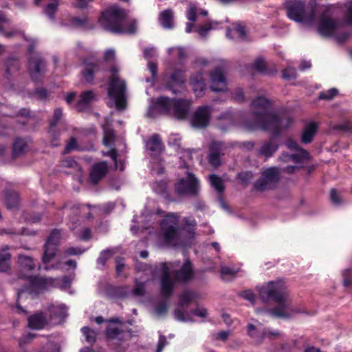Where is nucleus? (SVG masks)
Segmentation results:
<instances>
[{"label":"nucleus","instance_id":"obj_1","mask_svg":"<svg viewBox=\"0 0 352 352\" xmlns=\"http://www.w3.org/2000/svg\"><path fill=\"white\" fill-rule=\"evenodd\" d=\"M259 296L263 302L272 300L277 303V306L267 311L272 316L287 319L293 314L299 312L291 307L287 287L282 280L270 282L266 287L259 289Z\"/></svg>","mask_w":352,"mask_h":352},{"label":"nucleus","instance_id":"obj_2","mask_svg":"<svg viewBox=\"0 0 352 352\" xmlns=\"http://www.w3.org/2000/svg\"><path fill=\"white\" fill-rule=\"evenodd\" d=\"M292 119L283 114L274 112H254V120H247L245 127L249 131L261 129L270 131L274 137H278L283 129L290 126Z\"/></svg>","mask_w":352,"mask_h":352},{"label":"nucleus","instance_id":"obj_3","mask_svg":"<svg viewBox=\"0 0 352 352\" xmlns=\"http://www.w3.org/2000/svg\"><path fill=\"white\" fill-rule=\"evenodd\" d=\"M126 19L127 14L125 10L113 5L101 12L98 22L104 30L119 34L123 32V25Z\"/></svg>","mask_w":352,"mask_h":352},{"label":"nucleus","instance_id":"obj_4","mask_svg":"<svg viewBox=\"0 0 352 352\" xmlns=\"http://www.w3.org/2000/svg\"><path fill=\"white\" fill-rule=\"evenodd\" d=\"M107 94L110 98L115 102L118 110H124L126 107V85L124 80L119 77V68L116 65L111 67Z\"/></svg>","mask_w":352,"mask_h":352},{"label":"nucleus","instance_id":"obj_5","mask_svg":"<svg viewBox=\"0 0 352 352\" xmlns=\"http://www.w3.org/2000/svg\"><path fill=\"white\" fill-rule=\"evenodd\" d=\"M287 17L298 23H312L316 15V3L311 6L309 13H306L305 0H289L285 3Z\"/></svg>","mask_w":352,"mask_h":352},{"label":"nucleus","instance_id":"obj_6","mask_svg":"<svg viewBox=\"0 0 352 352\" xmlns=\"http://www.w3.org/2000/svg\"><path fill=\"white\" fill-rule=\"evenodd\" d=\"M83 68L80 72L84 81L89 85L95 84V79L104 81L106 79L107 67L100 60L91 58H85L82 61Z\"/></svg>","mask_w":352,"mask_h":352},{"label":"nucleus","instance_id":"obj_7","mask_svg":"<svg viewBox=\"0 0 352 352\" xmlns=\"http://www.w3.org/2000/svg\"><path fill=\"white\" fill-rule=\"evenodd\" d=\"M279 180L278 169L276 167H270L261 173L260 178L254 183V188L260 192L274 189Z\"/></svg>","mask_w":352,"mask_h":352},{"label":"nucleus","instance_id":"obj_8","mask_svg":"<svg viewBox=\"0 0 352 352\" xmlns=\"http://www.w3.org/2000/svg\"><path fill=\"white\" fill-rule=\"evenodd\" d=\"M178 217L174 213H170L165 216L161 222V228L163 231L164 241L166 244L172 245L179 239V229L177 227Z\"/></svg>","mask_w":352,"mask_h":352},{"label":"nucleus","instance_id":"obj_9","mask_svg":"<svg viewBox=\"0 0 352 352\" xmlns=\"http://www.w3.org/2000/svg\"><path fill=\"white\" fill-rule=\"evenodd\" d=\"M199 180L195 175L188 172L186 179H180L175 184V192L178 195L197 196L199 193Z\"/></svg>","mask_w":352,"mask_h":352},{"label":"nucleus","instance_id":"obj_10","mask_svg":"<svg viewBox=\"0 0 352 352\" xmlns=\"http://www.w3.org/2000/svg\"><path fill=\"white\" fill-rule=\"evenodd\" d=\"M196 298V294L194 292L187 290L182 292L179 296L178 308L175 310V318L177 320L180 322H192L188 314L182 309L185 307L189 306Z\"/></svg>","mask_w":352,"mask_h":352},{"label":"nucleus","instance_id":"obj_11","mask_svg":"<svg viewBox=\"0 0 352 352\" xmlns=\"http://www.w3.org/2000/svg\"><path fill=\"white\" fill-rule=\"evenodd\" d=\"M28 70L31 79L37 83L43 80L46 72V61L40 55H34L29 58Z\"/></svg>","mask_w":352,"mask_h":352},{"label":"nucleus","instance_id":"obj_12","mask_svg":"<svg viewBox=\"0 0 352 352\" xmlns=\"http://www.w3.org/2000/svg\"><path fill=\"white\" fill-rule=\"evenodd\" d=\"M329 10V7H326L325 10L320 14L318 26V33L325 37L333 36L334 32L339 26L336 19L326 16Z\"/></svg>","mask_w":352,"mask_h":352},{"label":"nucleus","instance_id":"obj_13","mask_svg":"<svg viewBox=\"0 0 352 352\" xmlns=\"http://www.w3.org/2000/svg\"><path fill=\"white\" fill-rule=\"evenodd\" d=\"M158 270L161 273V295L165 298H169L174 290V281L170 274V268L166 263H162L159 265Z\"/></svg>","mask_w":352,"mask_h":352},{"label":"nucleus","instance_id":"obj_14","mask_svg":"<svg viewBox=\"0 0 352 352\" xmlns=\"http://www.w3.org/2000/svg\"><path fill=\"white\" fill-rule=\"evenodd\" d=\"M212 114V107L208 105L199 107L195 111L191 124L194 127L198 129L206 128L210 122Z\"/></svg>","mask_w":352,"mask_h":352},{"label":"nucleus","instance_id":"obj_15","mask_svg":"<svg viewBox=\"0 0 352 352\" xmlns=\"http://www.w3.org/2000/svg\"><path fill=\"white\" fill-rule=\"evenodd\" d=\"M185 71L181 69H175L166 79V89L174 95L178 94L179 89L183 88L186 82Z\"/></svg>","mask_w":352,"mask_h":352},{"label":"nucleus","instance_id":"obj_16","mask_svg":"<svg viewBox=\"0 0 352 352\" xmlns=\"http://www.w3.org/2000/svg\"><path fill=\"white\" fill-rule=\"evenodd\" d=\"M191 107L190 100L184 98H173L171 113L173 116L179 120L186 119Z\"/></svg>","mask_w":352,"mask_h":352},{"label":"nucleus","instance_id":"obj_17","mask_svg":"<svg viewBox=\"0 0 352 352\" xmlns=\"http://www.w3.org/2000/svg\"><path fill=\"white\" fill-rule=\"evenodd\" d=\"M26 278L28 279L30 283V293L36 294L52 286L55 281L52 278H43L32 275L28 276Z\"/></svg>","mask_w":352,"mask_h":352},{"label":"nucleus","instance_id":"obj_18","mask_svg":"<svg viewBox=\"0 0 352 352\" xmlns=\"http://www.w3.org/2000/svg\"><path fill=\"white\" fill-rule=\"evenodd\" d=\"M211 80L210 89L214 92H225L227 90V81L222 69L214 68L210 74Z\"/></svg>","mask_w":352,"mask_h":352},{"label":"nucleus","instance_id":"obj_19","mask_svg":"<svg viewBox=\"0 0 352 352\" xmlns=\"http://www.w3.org/2000/svg\"><path fill=\"white\" fill-rule=\"evenodd\" d=\"M108 172V165L106 161L95 163L92 165L89 173V179L93 184H97L104 178Z\"/></svg>","mask_w":352,"mask_h":352},{"label":"nucleus","instance_id":"obj_20","mask_svg":"<svg viewBox=\"0 0 352 352\" xmlns=\"http://www.w3.org/2000/svg\"><path fill=\"white\" fill-rule=\"evenodd\" d=\"M18 262L20 269L18 275L19 278H26L30 276L27 273H32L36 266L33 258L28 256L20 255Z\"/></svg>","mask_w":352,"mask_h":352},{"label":"nucleus","instance_id":"obj_21","mask_svg":"<svg viewBox=\"0 0 352 352\" xmlns=\"http://www.w3.org/2000/svg\"><path fill=\"white\" fill-rule=\"evenodd\" d=\"M176 280L182 283H188L194 277L192 264L190 259H186L181 268L175 272Z\"/></svg>","mask_w":352,"mask_h":352},{"label":"nucleus","instance_id":"obj_22","mask_svg":"<svg viewBox=\"0 0 352 352\" xmlns=\"http://www.w3.org/2000/svg\"><path fill=\"white\" fill-rule=\"evenodd\" d=\"M172 104L173 98L161 96L153 100L152 109L157 111L162 115L168 116L171 113Z\"/></svg>","mask_w":352,"mask_h":352},{"label":"nucleus","instance_id":"obj_23","mask_svg":"<svg viewBox=\"0 0 352 352\" xmlns=\"http://www.w3.org/2000/svg\"><path fill=\"white\" fill-rule=\"evenodd\" d=\"M190 85L196 97H202L205 94L206 83L201 72L192 74L190 78Z\"/></svg>","mask_w":352,"mask_h":352},{"label":"nucleus","instance_id":"obj_24","mask_svg":"<svg viewBox=\"0 0 352 352\" xmlns=\"http://www.w3.org/2000/svg\"><path fill=\"white\" fill-rule=\"evenodd\" d=\"M63 117V110L61 108H56L54 111L52 118L50 121L49 133L51 134L52 138L51 143L54 146H58L59 144L58 136L59 132L55 131L54 128L60 122Z\"/></svg>","mask_w":352,"mask_h":352},{"label":"nucleus","instance_id":"obj_25","mask_svg":"<svg viewBox=\"0 0 352 352\" xmlns=\"http://www.w3.org/2000/svg\"><path fill=\"white\" fill-rule=\"evenodd\" d=\"M274 102L273 100H269L264 96H258L251 102V107L253 110L252 115L253 120H254V112H270L269 110L273 107Z\"/></svg>","mask_w":352,"mask_h":352},{"label":"nucleus","instance_id":"obj_26","mask_svg":"<svg viewBox=\"0 0 352 352\" xmlns=\"http://www.w3.org/2000/svg\"><path fill=\"white\" fill-rule=\"evenodd\" d=\"M221 143L219 142H212L209 146L208 162L214 168L221 164Z\"/></svg>","mask_w":352,"mask_h":352},{"label":"nucleus","instance_id":"obj_27","mask_svg":"<svg viewBox=\"0 0 352 352\" xmlns=\"http://www.w3.org/2000/svg\"><path fill=\"white\" fill-rule=\"evenodd\" d=\"M96 100V96L92 90L82 91L76 103V109L78 111L82 112L87 110Z\"/></svg>","mask_w":352,"mask_h":352},{"label":"nucleus","instance_id":"obj_28","mask_svg":"<svg viewBox=\"0 0 352 352\" xmlns=\"http://www.w3.org/2000/svg\"><path fill=\"white\" fill-rule=\"evenodd\" d=\"M28 327L32 329H42L47 324V318L43 311L34 314L28 318Z\"/></svg>","mask_w":352,"mask_h":352},{"label":"nucleus","instance_id":"obj_29","mask_svg":"<svg viewBox=\"0 0 352 352\" xmlns=\"http://www.w3.org/2000/svg\"><path fill=\"white\" fill-rule=\"evenodd\" d=\"M318 130V125L316 122L311 121L308 123L302 132L301 142L303 144L311 143Z\"/></svg>","mask_w":352,"mask_h":352},{"label":"nucleus","instance_id":"obj_30","mask_svg":"<svg viewBox=\"0 0 352 352\" xmlns=\"http://www.w3.org/2000/svg\"><path fill=\"white\" fill-rule=\"evenodd\" d=\"M4 202L8 209L16 208L20 203L19 195L12 190H6L3 192Z\"/></svg>","mask_w":352,"mask_h":352},{"label":"nucleus","instance_id":"obj_31","mask_svg":"<svg viewBox=\"0 0 352 352\" xmlns=\"http://www.w3.org/2000/svg\"><path fill=\"white\" fill-rule=\"evenodd\" d=\"M298 153L289 154V153H283V159L285 161H292L294 163L299 164L303 162L306 160L309 159V153L305 149H301L298 151Z\"/></svg>","mask_w":352,"mask_h":352},{"label":"nucleus","instance_id":"obj_32","mask_svg":"<svg viewBox=\"0 0 352 352\" xmlns=\"http://www.w3.org/2000/svg\"><path fill=\"white\" fill-rule=\"evenodd\" d=\"M174 15L170 9L162 11L159 16V21L164 29H173L174 27Z\"/></svg>","mask_w":352,"mask_h":352},{"label":"nucleus","instance_id":"obj_33","mask_svg":"<svg viewBox=\"0 0 352 352\" xmlns=\"http://www.w3.org/2000/svg\"><path fill=\"white\" fill-rule=\"evenodd\" d=\"M274 137L272 138L269 142L263 144L259 150V153L266 157H270L276 151L278 148V145L275 141Z\"/></svg>","mask_w":352,"mask_h":352},{"label":"nucleus","instance_id":"obj_34","mask_svg":"<svg viewBox=\"0 0 352 352\" xmlns=\"http://www.w3.org/2000/svg\"><path fill=\"white\" fill-rule=\"evenodd\" d=\"M6 74L5 76L6 78H10L12 74L18 72L21 67V63L19 60L16 58H9L5 63Z\"/></svg>","mask_w":352,"mask_h":352},{"label":"nucleus","instance_id":"obj_35","mask_svg":"<svg viewBox=\"0 0 352 352\" xmlns=\"http://www.w3.org/2000/svg\"><path fill=\"white\" fill-rule=\"evenodd\" d=\"M162 141L157 134L153 135L147 141L146 146L152 155H159L162 151Z\"/></svg>","mask_w":352,"mask_h":352},{"label":"nucleus","instance_id":"obj_36","mask_svg":"<svg viewBox=\"0 0 352 352\" xmlns=\"http://www.w3.org/2000/svg\"><path fill=\"white\" fill-rule=\"evenodd\" d=\"M108 297L113 299H122L126 297V292L122 287L109 285L105 289Z\"/></svg>","mask_w":352,"mask_h":352},{"label":"nucleus","instance_id":"obj_37","mask_svg":"<svg viewBox=\"0 0 352 352\" xmlns=\"http://www.w3.org/2000/svg\"><path fill=\"white\" fill-rule=\"evenodd\" d=\"M58 251V247L47 243L43 246V254L42 261L44 264H47L55 257Z\"/></svg>","mask_w":352,"mask_h":352},{"label":"nucleus","instance_id":"obj_38","mask_svg":"<svg viewBox=\"0 0 352 352\" xmlns=\"http://www.w3.org/2000/svg\"><path fill=\"white\" fill-rule=\"evenodd\" d=\"M8 248L6 246L0 250V272H7L10 265L11 254L8 252Z\"/></svg>","mask_w":352,"mask_h":352},{"label":"nucleus","instance_id":"obj_39","mask_svg":"<svg viewBox=\"0 0 352 352\" xmlns=\"http://www.w3.org/2000/svg\"><path fill=\"white\" fill-rule=\"evenodd\" d=\"M26 145V142L23 138H16L13 143L12 157L16 159L23 154Z\"/></svg>","mask_w":352,"mask_h":352},{"label":"nucleus","instance_id":"obj_40","mask_svg":"<svg viewBox=\"0 0 352 352\" xmlns=\"http://www.w3.org/2000/svg\"><path fill=\"white\" fill-rule=\"evenodd\" d=\"M51 1L45 7L44 13L50 20H54L58 11L59 0H50Z\"/></svg>","mask_w":352,"mask_h":352},{"label":"nucleus","instance_id":"obj_41","mask_svg":"<svg viewBox=\"0 0 352 352\" xmlns=\"http://www.w3.org/2000/svg\"><path fill=\"white\" fill-rule=\"evenodd\" d=\"M211 186L219 192L222 193L225 190L223 179L215 174H211L209 176Z\"/></svg>","mask_w":352,"mask_h":352},{"label":"nucleus","instance_id":"obj_42","mask_svg":"<svg viewBox=\"0 0 352 352\" xmlns=\"http://www.w3.org/2000/svg\"><path fill=\"white\" fill-rule=\"evenodd\" d=\"M60 241V231L54 229L47 237L45 243L58 247Z\"/></svg>","mask_w":352,"mask_h":352},{"label":"nucleus","instance_id":"obj_43","mask_svg":"<svg viewBox=\"0 0 352 352\" xmlns=\"http://www.w3.org/2000/svg\"><path fill=\"white\" fill-rule=\"evenodd\" d=\"M253 69L263 74H270L271 72L267 67V65L263 58L256 59L253 64Z\"/></svg>","mask_w":352,"mask_h":352},{"label":"nucleus","instance_id":"obj_44","mask_svg":"<svg viewBox=\"0 0 352 352\" xmlns=\"http://www.w3.org/2000/svg\"><path fill=\"white\" fill-rule=\"evenodd\" d=\"M81 331L85 337L86 341L89 344H94L96 340V333L88 327H84Z\"/></svg>","mask_w":352,"mask_h":352},{"label":"nucleus","instance_id":"obj_45","mask_svg":"<svg viewBox=\"0 0 352 352\" xmlns=\"http://www.w3.org/2000/svg\"><path fill=\"white\" fill-rule=\"evenodd\" d=\"M147 68L151 74V78H147L146 80L148 82L154 83L155 82L156 76L158 72L157 65L155 62L149 61L147 64Z\"/></svg>","mask_w":352,"mask_h":352},{"label":"nucleus","instance_id":"obj_46","mask_svg":"<svg viewBox=\"0 0 352 352\" xmlns=\"http://www.w3.org/2000/svg\"><path fill=\"white\" fill-rule=\"evenodd\" d=\"M74 150L80 151V149L78 147L76 139L74 137H72L64 148L63 154H69Z\"/></svg>","mask_w":352,"mask_h":352},{"label":"nucleus","instance_id":"obj_47","mask_svg":"<svg viewBox=\"0 0 352 352\" xmlns=\"http://www.w3.org/2000/svg\"><path fill=\"white\" fill-rule=\"evenodd\" d=\"M338 94V90L336 88H331L327 91H322L318 95L320 100H329L333 99Z\"/></svg>","mask_w":352,"mask_h":352},{"label":"nucleus","instance_id":"obj_48","mask_svg":"<svg viewBox=\"0 0 352 352\" xmlns=\"http://www.w3.org/2000/svg\"><path fill=\"white\" fill-rule=\"evenodd\" d=\"M69 21L71 25L76 28H85L87 24V17H72Z\"/></svg>","mask_w":352,"mask_h":352},{"label":"nucleus","instance_id":"obj_49","mask_svg":"<svg viewBox=\"0 0 352 352\" xmlns=\"http://www.w3.org/2000/svg\"><path fill=\"white\" fill-rule=\"evenodd\" d=\"M137 31V23L136 21L133 20L130 23H129L126 27L124 24L123 25V32H120V34H135Z\"/></svg>","mask_w":352,"mask_h":352},{"label":"nucleus","instance_id":"obj_50","mask_svg":"<svg viewBox=\"0 0 352 352\" xmlns=\"http://www.w3.org/2000/svg\"><path fill=\"white\" fill-rule=\"evenodd\" d=\"M121 333V330L118 327H107L106 336L108 339H115Z\"/></svg>","mask_w":352,"mask_h":352},{"label":"nucleus","instance_id":"obj_51","mask_svg":"<svg viewBox=\"0 0 352 352\" xmlns=\"http://www.w3.org/2000/svg\"><path fill=\"white\" fill-rule=\"evenodd\" d=\"M168 311V303L166 300L158 302L155 306V312L161 316L166 314Z\"/></svg>","mask_w":352,"mask_h":352},{"label":"nucleus","instance_id":"obj_52","mask_svg":"<svg viewBox=\"0 0 352 352\" xmlns=\"http://www.w3.org/2000/svg\"><path fill=\"white\" fill-rule=\"evenodd\" d=\"M344 281V286L347 287L352 285V270L346 269L342 274Z\"/></svg>","mask_w":352,"mask_h":352},{"label":"nucleus","instance_id":"obj_53","mask_svg":"<svg viewBox=\"0 0 352 352\" xmlns=\"http://www.w3.org/2000/svg\"><path fill=\"white\" fill-rule=\"evenodd\" d=\"M330 199L334 205L338 206L342 204L341 197L335 188H332L330 191Z\"/></svg>","mask_w":352,"mask_h":352},{"label":"nucleus","instance_id":"obj_54","mask_svg":"<svg viewBox=\"0 0 352 352\" xmlns=\"http://www.w3.org/2000/svg\"><path fill=\"white\" fill-rule=\"evenodd\" d=\"M280 335V332L278 330L269 331L268 332L265 329L263 330L261 332V339L263 340L265 338H269L271 340H273L275 337H277Z\"/></svg>","mask_w":352,"mask_h":352},{"label":"nucleus","instance_id":"obj_55","mask_svg":"<svg viewBox=\"0 0 352 352\" xmlns=\"http://www.w3.org/2000/svg\"><path fill=\"white\" fill-rule=\"evenodd\" d=\"M212 29V25L210 23L201 25L197 30V32L201 37H206L208 32Z\"/></svg>","mask_w":352,"mask_h":352},{"label":"nucleus","instance_id":"obj_56","mask_svg":"<svg viewBox=\"0 0 352 352\" xmlns=\"http://www.w3.org/2000/svg\"><path fill=\"white\" fill-rule=\"evenodd\" d=\"M283 78L287 80H291L296 78V71L294 69L287 67L283 71Z\"/></svg>","mask_w":352,"mask_h":352},{"label":"nucleus","instance_id":"obj_57","mask_svg":"<svg viewBox=\"0 0 352 352\" xmlns=\"http://www.w3.org/2000/svg\"><path fill=\"white\" fill-rule=\"evenodd\" d=\"M133 293L138 296H144L145 294V285L143 283H138L133 289Z\"/></svg>","mask_w":352,"mask_h":352},{"label":"nucleus","instance_id":"obj_58","mask_svg":"<svg viewBox=\"0 0 352 352\" xmlns=\"http://www.w3.org/2000/svg\"><path fill=\"white\" fill-rule=\"evenodd\" d=\"M253 174L250 171H246V172H241L238 174V178L243 182V183H248L250 179L252 178Z\"/></svg>","mask_w":352,"mask_h":352},{"label":"nucleus","instance_id":"obj_59","mask_svg":"<svg viewBox=\"0 0 352 352\" xmlns=\"http://www.w3.org/2000/svg\"><path fill=\"white\" fill-rule=\"evenodd\" d=\"M34 93L40 100H45L48 97L47 90L43 87L36 88Z\"/></svg>","mask_w":352,"mask_h":352},{"label":"nucleus","instance_id":"obj_60","mask_svg":"<svg viewBox=\"0 0 352 352\" xmlns=\"http://www.w3.org/2000/svg\"><path fill=\"white\" fill-rule=\"evenodd\" d=\"M84 250H82L80 248L71 247L67 248L65 250V253L68 256L80 255L82 254L84 252Z\"/></svg>","mask_w":352,"mask_h":352},{"label":"nucleus","instance_id":"obj_61","mask_svg":"<svg viewBox=\"0 0 352 352\" xmlns=\"http://www.w3.org/2000/svg\"><path fill=\"white\" fill-rule=\"evenodd\" d=\"M286 146H287L288 148H289L291 150H294L296 151L303 149L298 145V144L297 143V142L296 140H292V139H288L286 141Z\"/></svg>","mask_w":352,"mask_h":352},{"label":"nucleus","instance_id":"obj_62","mask_svg":"<svg viewBox=\"0 0 352 352\" xmlns=\"http://www.w3.org/2000/svg\"><path fill=\"white\" fill-rule=\"evenodd\" d=\"M241 296L245 300H249L251 302H254L255 300V295L253 292L250 289L245 290L241 292Z\"/></svg>","mask_w":352,"mask_h":352},{"label":"nucleus","instance_id":"obj_63","mask_svg":"<svg viewBox=\"0 0 352 352\" xmlns=\"http://www.w3.org/2000/svg\"><path fill=\"white\" fill-rule=\"evenodd\" d=\"M166 344L167 341L166 336L164 335L160 336L156 352H162Z\"/></svg>","mask_w":352,"mask_h":352},{"label":"nucleus","instance_id":"obj_64","mask_svg":"<svg viewBox=\"0 0 352 352\" xmlns=\"http://www.w3.org/2000/svg\"><path fill=\"white\" fill-rule=\"evenodd\" d=\"M344 22L346 25L352 26V6H349L346 9Z\"/></svg>","mask_w":352,"mask_h":352}]
</instances>
